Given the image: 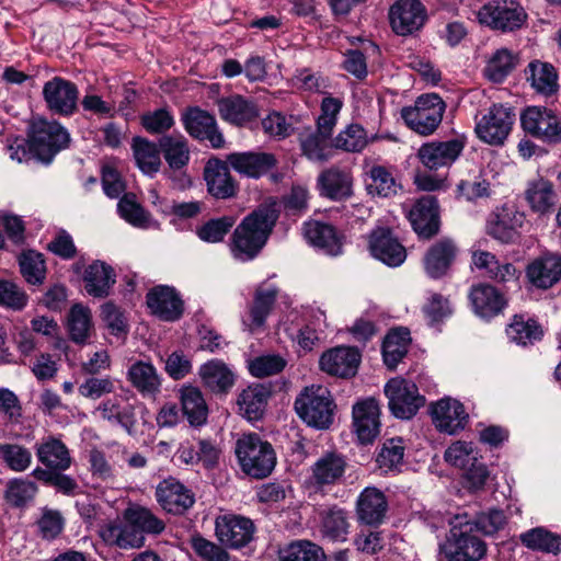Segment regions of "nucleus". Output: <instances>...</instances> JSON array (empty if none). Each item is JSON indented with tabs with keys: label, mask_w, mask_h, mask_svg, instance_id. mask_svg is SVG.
Returning <instances> with one entry per match:
<instances>
[{
	"label": "nucleus",
	"mask_w": 561,
	"mask_h": 561,
	"mask_svg": "<svg viewBox=\"0 0 561 561\" xmlns=\"http://www.w3.org/2000/svg\"><path fill=\"white\" fill-rule=\"evenodd\" d=\"M276 218L275 211L267 207L247 216L233 232L232 255L243 262L254 259L267 241Z\"/></svg>",
	"instance_id": "1"
},
{
	"label": "nucleus",
	"mask_w": 561,
	"mask_h": 561,
	"mask_svg": "<svg viewBox=\"0 0 561 561\" xmlns=\"http://www.w3.org/2000/svg\"><path fill=\"white\" fill-rule=\"evenodd\" d=\"M236 456L242 471L255 479H264L276 465L273 446L256 433L243 434L236 442Z\"/></svg>",
	"instance_id": "2"
},
{
	"label": "nucleus",
	"mask_w": 561,
	"mask_h": 561,
	"mask_svg": "<svg viewBox=\"0 0 561 561\" xmlns=\"http://www.w3.org/2000/svg\"><path fill=\"white\" fill-rule=\"evenodd\" d=\"M485 543L474 534L468 516L455 517L440 552L449 561H479L485 554Z\"/></svg>",
	"instance_id": "3"
},
{
	"label": "nucleus",
	"mask_w": 561,
	"mask_h": 561,
	"mask_svg": "<svg viewBox=\"0 0 561 561\" xmlns=\"http://www.w3.org/2000/svg\"><path fill=\"white\" fill-rule=\"evenodd\" d=\"M297 414L309 426L324 430L333 422V401L323 386L306 387L295 400Z\"/></svg>",
	"instance_id": "4"
},
{
	"label": "nucleus",
	"mask_w": 561,
	"mask_h": 561,
	"mask_svg": "<svg viewBox=\"0 0 561 561\" xmlns=\"http://www.w3.org/2000/svg\"><path fill=\"white\" fill-rule=\"evenodd\" d=\"M445 108L446 104L438 94H423L413 106L402 108L401 117L412 130L428 136L442 123Z\"/></svg>",
	"instance_id": "5"
},
{
	"label": "nucleus",
	"mask_w": 561,
	"mask_h": 561,
	"mask_svg": "<svg viewBox=\"0 0 561 561\" xmlns=\"http://www.w3.org/2000/svg\"><path fill=\"white\" fill-rule=\"evenodd\" d=\"M30 139L36 159L49 163L58 151L68 146L70 137L59 123L38 118L31 125Z\"/></svg>",
	"instance_id": "6"
},
{
	"label": "nucleus",
	"mask_w": 561,
	"mask_h": 561,
	"mask_svg": "<svg viewBox=\"0 0 561 561\" xmlns=\"http://www.w3.org/2000/svg\"><path fill=\"white\" fill-rule=\"evenodd\" d=\"M515 121L511 106L493 104L486 113L477 117L474 131L480 140L492 146L503 145Z\"/></svg>",
	"instance_id": "7"
},
{
	"label": "nucleus",
	"mask_w": 561,
	"mask_h": 561,
	"mask_svg": "<svg viewBox=\"0 0 561 561\" xmlns=\"http://www.w3.org/2000/svg\"><path fill=\"white\" fill-rule=\"evenodd\" d=\"M385 393L390 411L402 420L413 417L425 403L416 385L403 378L390 379L385 386Z\"/></svg>",
	"instance_id": "8"
},
{
	"label": "nucleus",
	"mask_w": 561,
	"mask_h": 561,
	"mask_svg": "<svg viewBox=\"0 0 561 561\" xmlns=\"http://www.w3.org/2000/svg\"><path fill=\"white\" fill-rule=\"evenodd\" d=\"M478 19L492 28L513 31L523 24L525 14L514 0H494L479 10Z\"/></svg>",
	"instance_id": "9"
},
{
	"label": "nucleus",
	"mask_w": 561,
	"mask_h": 561,
	"mask_svg": "<svg viewBox=\"0 0 561 561\" xmlns=\"http://www.w3.org/2000/svg\"><path fill=\"white\" fill-rule=\"evenodd\" d=\"M524 130L541 140L558 142L561 140L559 117L549 108L529 106L520 115Z\"/></svg>",
	"instance_id": "10"
},
{
	"label": "nucleus",
	"mask_w": 561,
	"mask_h": 561,
	"mask_svg": "<svg viewBox=\"0 0 561 561\" xmlns=\"http://www.w3.org/2000/svg\"><path fill=\"white\" fill-rule=\"evenodd\" d=\"M431 415L435 427L448 435H455L462 431L469 415L463 404L453 398L445 397L431 405Z\"/></svg>",
	"instance_id": "11"
},
{
	"label": "nucleus",
	"mask_w": 561,
	"mask_h": 561,
	"mask_svg": "<svg viewBox=\"0 0 561 561\" xmlns=\"http://www.w3.org/2000/svg\"><path fill=\"white\" fill-rule=\"evenodd\" d=\"M215 531L221 543L237 549L247 546L252 540L254 525L247 517L224 514L216 518Z\"/></svg>",
	"instance_id": "12"
},
{
	"label": "nucleus",
	"mask_w": 561,
	"mask_h": 561,
	"mask_svg": "<svg viewBox=\"0 0 561 561\" xmlns=\"http://www.w3.org/2000/svg\"><path fill=\"white\" fill-rule=\"evenodd\" d=\"M77 85L60 77H54L43 88V96L48 108L61 115H71L78 101Z\"/></svg>",
	"instance_id": "13"
},
{
	"label": "nucleus",
	"mask_w": 561,
	"mask_h": 561,
	"mask_svg": "<svg viewBox=\"0 0 561 561\" xmlns=\"http://www.w3.org/2000/svg\"><path fill=\"white\" fill-rule=\"evenodd\" d=\"M425 18V9L419 0H398L389 12L392 30L402 36L420 30Z\"/></svg>",
	"instance_id": "14"
},
{
	"label": "nucleus",
	"mask_w": 561,
	"mask_h": 561,
	"mask_svg": "<svg viewBox=\"0 0 561 561\" xmlns=\"http://www.w3.org/2000/svg\"><path fill=\"white\" fill-rule=\"evenodd\" d=\"M526 278L535 288H551L561 279V255L545 253L535 257L526 267Z\"/></svg>",
	"instance_id": "15"
},
{
	"label": "nucleus",
	"mask_w": 561,
	"mask_h": 561,
	"mask_svg": "<svg viewBox=\"0 0 561 561\" xmlns=\"http://www.w3.org/2000/svg\"><path fill=\"white\" fill-rule=\"evenodd\" d=\"M463 148L465 142L457 138L447 141H430L420 147L417 157L424 167L436 170L453 164Z\"/></svg>",
	"instance_id": "16"
},
{
	"label": "nucleus",
	"mask_w": 561,
	"mask_h": 561,
	"mask_svg": "<svg viewBox=\"0 0 561 561\" xmlns=\"http://www.w3.org/2000/svg\"><path fill=\"white\" fill-rule=\"evenodd\" d=\"M379 415L378 402L373 398L363 400L353 407V424L362 444H370L379 435Z\"/></svg>",
	"instance_id": "17"
},
{
	"label": "nucleus",
	"mask_w": 561,
	"mask_h": 561,
	"mask_svg": "<svg viewBox=\"0 0 561 561\" xmlns=\"http://www.w3.org/2000/svg\"><path fill=\"white\" fill-rule=\"evenodd\" d=\"M409 220L414 231L422 238H431L439 230L437 199L432 195L421 197L409 211Z\"/></svg>",
	"instance_id": "18"
},
{
	"label": "nucleus",
	"mask_w": 561,
	"mask_h": 561,
	"mask_svg": "<svg viewBox=\"0 0 561 561\" xmlns=\"http://www.w3.org/2000/svg\"><path fill=\"white\" fill-rule=\"evenodd\" d=\"M156 496L162 508L171 514H182L195 502L191 490L174 478L161 481L156 489Z\"/></svg>",
	"instance_id": "19"
},
{
	"label": "nucleus",
	"mask_w": 561,
	"mask_h": 561,
	"mask_svg": "<svg viewBox=\"0 0 561 561\" xmlns=\"http://www.w3.org/2000/svg\"><path fill=\"white\" fill-rule=\"evenodd\" d=\"M369 250L374 257L392 267L401 265L407 257L404 247L392 236L390 230L383 228L373 231Z\"/></svg>",
	"instance_id": "20"
},
{
	"label": "nucleus",
	"mask_w": 561,
	"mask_h": 561,
	"mask_svg": "<svg viewBox=\"0 0 561 561\" xmlns=\"http://www.w3.org/2000/svg\"><path fill=\"white\" fill-rule=\"evenodd\" d=\"M151 312L164 321H175L183 313V301L174 288L157 286L147 294Z\"/></svg>",
	"instance_id": "21"
},
{
	"label": "nucleus",
	"mask_w": 561,
	"mask_h": 561,
	"mask_svg": "<svg viewBox=\"0 0 561 561\" xmlns=\"http://www.w3.org/2000/svg\"><path fill=\"white\" fill-rule=\"evenodd\" d=\"M186 131L194 138L207 139L214 148L225 144L222 134L218 130L214 116L199 108H191L183 116Z\"/></svg>",
	"instance_id": "22"
},
{
	"label": "nucleus",
	"mask_w": 561,
	"mask_h": 561,
	"mask_svg": "<svg viewBox=\"0 0 561 561\" xmlns=\"http://www.w3.org/2000/svg\"><path fill=\"white\" fill-rule=\"evenodd\" d=\"M277 296V288L272 285H261L254 294V299L249 312L242 318L245 330L253 333L262 329L271 313Z\"/></svg>",
	"instance_id": "23"
},
{
	"label": "nucleus",
	"mask_w": 561,
	"mask_h": 561,
	"mask_svg": "<svg viewBox=\"0 0 561 561\" xmlns=\"http://www.w3.org/2000/svg\"><path fill=\"white\" fill-rule=\"evenodd\" d=\"M359 362L360 355L356 348L340 346L321 356L320 367L330 375L345 378L356 374Z\"/></svg>",
	"instance_id": "24"
},
{
	"label": "nucleus",
	"mask_w": 561,
	"mask_h": 561,
	"mask_svg": "<svg viewBox=\"0 0 561 561\" xmlns=\"http://www.w3.org/2000/svg\"><path fill=\"white\" fill-rule=\"evenodd\" d=\"M388 510L385 494L377 488L367 486L358 495L356 514L360 523L375 526L382 523Z\"/></svg>",
	"instance_id": "25"
},
{
	"label": "nucleus",
	"mask_w": 561,
	"mask_h": 561,
	"mask_svg": "<svg viewBox=\"0 0 561 561\" xmlns=\"http://www.w3.org/2000/svg\"><path fill=\"white\" fill-rule=\"evenodd\" d=\"M226 161L239 174L254 179L268 172L276 162L273 154L256 151L233 152Z\"/></svg>",
	"instance_id": "26"
},
{
	"label": "nucleus",
	"mask_w": 561,
	"mask_h": 561,
	"mask_svg": "<svg viewBox=\"0 0 561 561\" xmlns=\"http://www.w3.org/2000/svg\"><path fill=\"white\" fill-rule=\"evenodd\" d=\"M310 483L317 488H324L339 483L344 477L346 461L336 453L322 455L311 466Z\"/></svg>",
	"instance_id": "27"
},
{
	"label": "nucleus",
	"mask_w": 561,
	"mask_h": 561,
	"mask_svg": "<svg viewBox=\"0 0 561 561\" xmlns=\"http://www.w3.org/2000/svg\"><path fill=\"white\" fill-rule=\"evenodd\" d=\"M130 398H134V393L123 389L122 393L103 401L98 408L101 417L119 424L129 432L135 424V408L129 401Z\"/></svg>",
	"instance_id": "28"
},
{
	"label": "nucleus",
	"mask_w": 561,
	"mask_h": 561,
	"mask_svg": "<svg viewBox=\"0 0 561 561\" xmlns=\"http://www.w3.org/2000/svg\"><path fill=\"white\" fill-rule=\"evenodd\" d=\"M353 180L348 171L331 167L318 176V187L321 196L332 201H344L353 194Z\"/></svg>",
	"instance_id": "29"
},
{
	"label": "nucleus",
	"mask_w": 561,
	"mask_h": 561,
	"mask_svg": "<svg viewBox=\"0 0 561 561\" xmlns=\"http://www.w3.org/2000/svg\"><path fill=\"white\" fill-rule=\"evenodd\" d=\"M458 249L450 239H440L425 253L423 263L426 274L431 278L444 276L454 263Z\"/></svg>",
	"instance_id": "30"
},
{
	"label": "nucleus",
	"mask_w": 561,
	"mask_h": 561,
	"mask_svg": "<svg viewBox=\"0 0 561 561\" xmlns=\"http://www.w3.org/2000/svg\"><path fill=\"white\" fill-rule=\"evenodd\" d=\"M208 192L216 198H229L237 192V184L231 178L227 161L209 159L204 171Z\"/></svg>",
	"instance_id": "31"
},
{
	"label": "nucleus",
	"mask_w": 561,
	"mask_h": 561,
	"mask_svg": "<svg viewBox=\"0 0 561 561\" xmlns=\"http://www.w3.org/2000/svg\"><path fill=\"white\" fill-rule=\"evenodd\" d=\"M218 111L224 121L236 126H243L259 116L255 102L239 94L220 99Z\"/></svg>",
	"instance_id": "32"
},
{
	"label": "nucleus",
	"mask_w": 561,
	"mask_h": 561,
	"mask_svg": "<svg viewBox=\"0 0 561 561\" xmlns=\"http://www.w3.org/2000/svg\"><path fill=\"white\" fill-rule=\"evenodd\" d=\"M35 453L38 461L48 469L66 471L72 465L68 447L54 436L44 437L37 443Z\"/></svg>",
	"instance_id": "33"
},
{
	"label": "nucleus",
	"mask_w": 561,
	"mask_h": 561,
	"mask_svg": "<svg viewBox=\"0 0 561 561\" xmlns=\"http://www.w3.org/2000/svg\"><path fill=\"white\" fill-rule=\"evenodd\" d=\"M469 298L474 313L483 319L497 316L506 306V300L497 289L486 284L473 286Z\"/></svg>",
	"instance_id": "34"
},
{
	"label": "nucleus",
	"mask_w": 561,
	"mask_h": 561,
	"mask_svg": "<svg viewBox=\"0 0 561 561\" xmlns=\"http://www.w3.org/2000/svg\"><path fill=\"white\" fill-rule=\"evenodd\" d=\"M331 133L320 130H304L299 135V144L302 156L312 162L323 163L333 156V145L331 144Z\"/></svg>",
	"instance_id": "35"
},
{
	"label": "nucleus",
	"mask_w": 561,
	"mask_h": 561,
	"mask_svg": "<svg viewBox=\"0 0 561 561\" xmlns=\"http://www.w3.org/2000/svg\"><path fill=\"white\" fill-rule=\"evenodd\" d=\"M127 380L142 397H154L160 392L161 377L149 362L137 360L127 370Z\"/></svg>",
	"instance_id": "36"
},
{
	"label": "nucleus",
	"mask_w": 561,
	"mask_h": 561,
	"mask_svg": "<svg viewBox=\"0 0 561 561\" xmlns=\"http://www.w3.org/2000/svg\"><path fill=\"white\" fill-rule=\"evenodd\" d=\"M304 236L313 247L329 255H339L342 252V241L335 229L328 224L309 221L304 226Z\"/></svg>",
	"instance_id": "37"
},
{
	"label": "nucleus",
	"mask_w": 561,
	"mask_h": 561,
	"mask_svg": "<svg viewBox=\"0 0 561 561\" xmlns=\"http://www.w3.org/2000/svg\"><path fill=\"white\" fill-rule=\"evenodd\" d=\"M100 536L108 543L121 549L140 548L145 543V537L135 524L121 525L108 523L101 527Z\"/></svg>",
	"instance_id": "38"
},
{
	"label": "nucleus",
	"mask_w": 561,
	"mask_h": 561,
	"mask_svg": "<svg viewBox=\"0 0 561 561\" xmlns=\"http://www.w3.org/2000/svg\"><path fill=\"white\" fill-rule=\"evenodd\" d=\"M199 376L204 385L215 393L229 391L234 383V375L228 366L218 359L205 363L199 368Z\"/></svg>",
	"instance_id": "39"
},
{
	"label": "nucleus",
	"mask_w": 561,
	"mask_h": 561,
	"mask_svg": "<svg viewBox=\"0 0 561 561\" xmlns=\"http://www.w3.org/2000/svg\"><path fill=\"white\" fill-rule=\"evenodd\" d=\"M270 390L263 385H251L238 397L239 410L250 421L260 420L267 404Z\"/></svg>",
	"instance_id": "40"
},
{
	"label": "nucleus",
	"mask_w": 561,
	"mask_h": 561,
	"mask_svg": "<svg viewBox=\"0 0 561 561\" xmlns=\"http://www.w3.org/2000/svg\"><path fill=\"white\" fill-rule=\"evenodd\" d=\"M83 279L89 295L104 297L115 283V275L111 266L98 261L88 266Z\"/></svg>",
	"instance_id": "41"
},
{
	"label": "nucleus",
	"mask_w": 561,
	"mask_h": 561,
	"mask_svg": "<svg viewBox=\"0 0 561 561\" xmlns=\"http://www.w3.org/2000/svg\"><path fill=\"white\" fill-rule=\"evenodd\" d=\"M527 80L536 92L551 95L558 90V73L548 62L531 61L526 69Z\"/></svg>",
	"instance_id": "42"
},
{
	"label": "nucleus",
	"mask_w": 561,
	"mask_h": 561,
	"mask_svg": "<svg viewBox=\"0 0 561 561\" xmlns=\"http://www.w3.org/2000/svg\"><path fill=\"white\" fill-rule=\"evenodd\" d=\"M410 342V332L405 328L393 329L386 335L382 344V357L388 368L397 367L407 355Z\"/></svg>",
	"instance_id": "43"
},
{
	"label": "nucleus",
	"mask_w": 561,
	"mask_h": 561,
	"mask_svg": "<svg viewBox=\"0 0 561 561\" xmlns=\"http://www.w3.org/2000/svg\"><path fill=\"white\" fill-rule=\"evenodd\" d=\"M181 402L183 414L192 426H201L206 423L208 407L198 388L192 386L183 387L181 390Z\"/></svg>",
	"instance_id": "44"
},
{
	"label": "nucleus",
	"mask_w": 561,
	"mask_h": 561,
	"mask_svg": "<svg viewBox=\"0 0 561 561\" xmlns=\"http://www.w3.org/2000/svg\"><path fill=\"white\" fill-rule=\"evenodd\" d=\"M278 561H327V557L317 543L298 539L279 548Z\"/></svg>",
	"instance_id": "45"
},
{
	"label": "nucleus",
	"mask_w": 561,
	"mask_h": 561,
	"mask_svg": "<svg viewBox=\"0 0 561 561\" xmlns=\"http://www.w3.org/2000/svg\"><path fill=\"white\" fill-rule=\"evenodd\" d=\"M525 197L530 208L538 214H546L556 204V193L552 184L543 179L529 182Z\"/></svg>",
	"instance_id": "46"
},
{
	"label": "nucleus",
	"mask_w": 561,
	"mask_h": 561,
	"mask_svg": "<svg viewBox=\"0 0 561 561\" xmlns=\"http://www.w3.org/2000/svg\"><path fill=\"white\" fill-rule=\"evenodd\" d=\"M67 328L73 342L85 343L93 330L90 309L81 304L73 305L68 313Z\"/></svg>",
	"instance_id": "47"
},
{
	"label": "nucleus",
	"mask_w": 561,
	"mask_h": 561,
	"mask_svg": "<svg viewBox=\"0 0 561 561\" xmlns=\"http://www.w3.org/2000/svg\"><path fill=\"white\" fill-rule=\"evenodd\" d=\"M520 541L531 550L557 554L561 551V537L546 528H533L520 535Z\"/></svg>",
	"instance_id": "48"
},
{
	"label": "nucleus",
	"mask_w": 561,
	"mask_h": 561,
	"mask_svg": "<svg viewBox=\"0 0 561 561\" xmlns=\"http://www.w3.org/2000/svg\"><path fill=\"white\" fill-rule=\"evenodd\" d=\"M366 185L368 193L381 197H390L397 194L400 185L392 173L381 165H374L367 173Z\"/></svg>",
	"instance_id": "49"
},
{
	"label": "nucleus",
	"mask_w": 561,
	"mask_h": 561,
	"mask_svg": "<svg viewBox=\"0 0 561 561\" xmlns=\"http://www.w3.org/2000/svg\"><path fill=\"white\" fill-rule=\"evenodd\" d=\"M134 157L142 173L156 174L161 165L158 147L142 138H135L133 144Z\"/></svg>",
	"instance_id": "50"
},
{
	"label": "nucleus",
	"mask_w": 561,
	"mask_h": 561,
	"mask_svg": "<svg viewBox=\"0 0 561 561\" xmlns=\"http://www.w3.org/2000/svg\"><path fill=\"white\" fill-rule=\"evenodd\" d=\"M159 145L170 168L181 169L188 162L190 150L184 136H164Z\"/></svg>",
	"instance_id": "51"
},
{
	"label": "nucleus",
	"mask_w": 561,
	"mask_h": 561,
	"mask_svg": "<svg viewBox=\"0 0 561 561\" xmlns=\"http://www.w3.org/2000/svg\"><path fill=\"white\" fill-rule=\"evenodd\" d=\"M404 442L401 437L387 439L378 454L377 463L385 472L399 471L403 465Z\"/></svg>",
	"instance_id": "52"
},
{
	"label": "nucleus",
	"mask_w": 561,
	"mask_h": 561,
	"mask_svg": "<svg viewBox=\"0 0 561 561\" xmlns=\"http://www.w3.org/2000/svg\"><path fill=\"white\" fill-rule=\"evenodd\" d=\"M516 65V57L506 48L497 49L489 59L485 76L493 82H502Z\"/></svg>",
	"instance_id": "53"
},
{
	"label": "nucleus",
	"mask_w": 561,
	"mask_h": 561,
	"mask_svg": "<svg viewBox=\"0 0 561 561\" xmlns=\"http://www.w3.org/2000/svg\"><path fill=\"white\" fill-rule=\"evenodd\" d=\"M368 144L366 130L358 124H351L333 140V147L346 152H360Z\"/></svg>",
	"instance_id": "54"
},
{
	"label": "nucleus",
	"mask_w": 561,
	"mask_h": 561,
	"mask_svg": "<svg viewBox=\"0 0 561 561\" xmlns=\"http://www.w3.org/2000/svg\"><path fill=\"white\" fill-rule=\"evenodd\" d=\"M37 492L36 484L27 479L15 478L7 483L5 500L15 507L25 506Z\"/></svg>",
	"instance_id": "55"
},
{
	"label": "nucleus",
	"mask_w": 561,
	"mask_h": 561,
	"mask_svg": "<svg viewBox=\"0 0 561 561\" xmlns=\"http://www.w3.org/2000/svg\"><path fill=\"white\" fill-rule=\"evenodd\" d=\"M20 268L23 277L28 284L39 285L45 279V261L43 254L38 252H24L20 257Z\"/></svg>",
	"instance_id": "56"
},
{
	"label": "nucleus",
	"mask_w": 561,
	"mask_h": 561,
	"mask_svg": "<svg viewBox=\"0 0 561 561\" xmlns=\"http://www.w3.org/2000/svg\"><path fill=\"white\" fill-rule=\"evenodd\" d=\"M117 209L122 218L139 228H149L153 220L145 209L135 202L134 196L125 195L117 204Z\"/></svg>",
	"instance_id": "57"
},
{
	"label": "nucleus",
	"mask_w": 561,
	"mask_h": 561,
	"mask_svg": "<svg viewBox=\"0 0 561 561\" xmlns=\"http://www.w3.org/2000/svg\"><path fill=\"white\" fill-rule=\"evenodd\" d=\"M511 341L518 345H527L540 339L542 331L533 320L524 321L522 318H515L506 330Z\"/></svg>",
	"instance_id": "58"
},
{
	"label": "nucleus",
	"mask_w": 561,
	"mask_h": 561,
	"mask_svg": "<svg viewBox=\"0 0 561 561\" xmlns=\"http://www.w3.org/2000/svg\"><path fill=\"white\" fill-rule=\"evenodd\" d=\"M444 458L454 467L467 469L478 460V451L472 443L457 440L446 449Z\"/></svg>",
	"instance_id": "59"
},
{
	"label": "nucleus",
	"mask_w": 561,
	"mask_h": 561,
	"mask_svg": "<svg viewBox=\"0 0 561 561\" xmlns=\"http://www.w3.org/2000/svg\"><path fill=\"white\" fill-rule=\"evenodd\" d=\"M126 519L136 525L141 531L158 535L164 530V523L145 507H135L126 511Z\"/></svg>",
	"instance_id": "60"
},
{
	"label": "nucleus",
	"mask_w": 561,
	"mask_h": 561,
	"mask_svg": "<svg viewBox=\"0 0 561 561\" xmlns=\"http://www.w3.org/2000/svg\"><path fill=\"white\" fill-rule=\"evenodd\" d=\"M347 531L348 523L344 511L331 510L325 514L322 520V534L324 537L335 541H344Z\"/></svg>",
	"instance_id": "61"
},
{
	"label": "nucleus",
	"mask_w": 561,
	"mask_h": 561,
	"mask_svg": "<svg viewBox=\"0 0 561 561\" xmlns=\"http://www.w3.org/2000/svg\"><path fill=\"white\" fill-rule=\"evenodd\" d=\"M0 454L5 465L15 472L25 471L32 462L31 451L20 445H0Z\"/></svg>",
	"instance_id": "62"
},
{
	"label": "nucleus",
	"mask_w": 561,
	"mask_h": 561,
	"mask_svg": "<svg viewBox=\"0 0 561 561\" xmlns=\"http://www.w3.org/2000/svg\"><path fill=\"white\" fill-rule=\"evenodd\" d=\"M236 222L233 216H224L217 219H211L197 229V236L205 242H219Z\"/></svg>",
	"instance_id": "63"
},
{
	"label": "nucleus",
	"mask_w": 561,
	"mask_h": 561,
	"mask_svg": "<svg viewBox=\"0 0 561 561\" xmlns=\"http://www.w3.org/2000/svg\"><path fill=\"white\" fill-rule=\"evenodd\" d=\"M286 366V362L279 355H262L248 363L249 371L257 378L268 377L280 373Z\"/></svg>",
	"instance_id": "64"
}]
</instances>
